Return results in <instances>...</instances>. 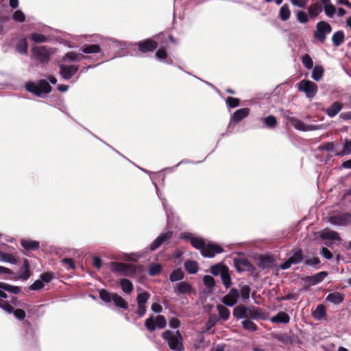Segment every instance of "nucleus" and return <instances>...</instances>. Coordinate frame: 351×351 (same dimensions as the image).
Here are the masks:
<instances>
[{"label": "nucleus", "instance_id": "obj_14", "mask_svg": "<svg viewBox=\"0 0 351 351\" xmlns=\"http://www.w3.org/2000/svg\"><path fill=\"white\" fill-rule=\"evenodd\" d=\"M291 125L298 130L306 132L313 131L319 129V126L316 125H306L302 121L298 119L295 117L289 119Z\"/></svg>", "mask_w": 351, "mask_h": 351}, {"label": "nucleus", "instance_id": "obj_21", "mask_svg": "<svg viewBox=\"0 0 351 351\" xmlns=\"http://www.w3.org/2000/svg\"><path fill=\"white\" fill-rule=\"evenodd\" d=\"M270 321L276 324H288L290 322V317L287 313L280 311L271 317Z\"/></svg>", "mask_w": 351, "mask_h": 351}, {"label": "nucleus", "instance_id": "obj_44", "mask_svg": "<svg viewBox=\"0 0 351 351\" xmlns=\"http://www.w3.org/2000/svg\"><path fill=\"white\" fill-rule=\"evenodd\" d=\"M295 16L297 21L302 24L307 23L310 19L308 14L306 13L303 10L297 11Z\"/></svg>", "mask_w": 351, "mask_h": 351}, {"label": "nucleus", "instance_id": "obj_61", "mask_svg": "<svg viewBox=\"0 0 351 351\" xmlns=\"http://www.w3.org/2000/svg\"><path fill=\"white\" fill-rule=\"evenodd\" d=\"M40 278L44 283H49L53 278V274L50 272H45L40 274Z\"/></svg>", "mask_w": 351, "mask_h": 351}, {"label": "nucleus", "instance_id": "obj_58", "mask_svg": "<svg viewBox=\"0 0 351 351\" xmlns=\"http://www.w3.org/2000/svg\"><path fill=\"white\" fill-rule=\"evenodd\" d=\"M112 42L113 43L115 47H118L120 49H125L130 45V44L126 42H122L115 39H112Z\"/></svg>", "mask_w": 351, "mask_h": 351}, {"label": "nucleus", "instance_id": "obj_16", "mask_svg": "<svg viewBox=\"0 0 351 351\" xmlns=\"http://www.w3.org/2000/svg\"><path fill=\"white\" fill-rule=\"evenodd\" d=\"M249 315L254 316L256 315L257 313L254 310H252L244 306H237L233 310V315L238 319L247 317Z\"/></svg>", "mask_w": 351, "mask_h": 351}, {"label": "nucleus", "instance_id": "obj_56", "mask_svg": "<svg viewBox=\"0 0 351 351\" xmlns=\"http://www.w3.org/2000/svg\"><path fill=\"white\" fill-rule=\"evenodd\" d=\"M327 275V273L325 271H322L313 276L311 277L312 283L313 285L317 284L320 282L324 276Z\"/></svg>", "mask_w": 351, "mask_h": 351}, {"label": "nucleus", "instance_id": "obj_33", "mask_svg": "<svg viewBox=\"0 0 351 351\" xmlns=\"http://www.w3.org/2000/svg\"><path fill=\"white\" fill-rule=\"evenodd\" d=\"M120 285L122 291L127 294L130 293L133 290V285L132 282L128 279H121Z\"/></svg>", "mask_w": 351, "mask_h": 351}, {"label": "nucleus", "instance_id": "obj_3", "mask_svg": "<svg viewBox=\"0 0 351 351\" xmlns=\"http://www.w3.org/2000/svg\"><path fill=\"white\" fill-rule=\"evenodd\" d=\"M25 88L27 91L40 97L49 94L52 90L51 86L46 80H40L36 83L32 81L28 82L25 84Z\"/></svg>", "mask_w": 351, "mask_h": 351}, {"label": "nucleus", "instance_id": "obj_48", "mask_svg": "<svg viewBox=\"0 0 351 351\" xmlns=\"http://www.w3.org/2000/svg\"><path fill=\"white\" fill-rule=\"evenodd\" d=\"M251 289L248 285H243L241 287V296L243 302H246L250 298Z\"/></svg>", "mask_w": 351, "mask_h": 351}, {"label": "nucleus", "instance_id": "obj_8", "mask_svg": "<svg viewBox=\"0 0 351 351\" xmlns=\"http://www.w3.org/2000/svg\"><path fill=\"white\" fill-rule=\"evenodd\" d=\"M34 58L42 63H47L50 60V49L47 46L34 47L32 49Z\"/></svg>", "mask_w": 351, "mask_h": 351}, {"label": "nucleus", "instance_id": "obj_9", "mask_svg": "<svg viewBox=\"0 0 351 351\" xmlns=\"http://www.w3.org/2000/svg\"><path fill=\"white\" fill-rule=\"evenodd\" d=\"M328 221L334 226H346L351 223V214L343 213L330 217Z\"/></svg>", "mask_w": 351, "mask_h": 351}, {"label": "nucleus", "instance_id": "obj_45", "mask_svg": "<svg viewBox=\"0 0 351 351\" xmlns=\"http://www.w3.org/2000/svg\"><path fill=\"white\" fill-rule=\"evenodd\" d=\"M220 277L224 287L226 289L229 288L232 284L229 269H228V270L224 271L223 273L221 274Z\"/></svg>", "mask_w": 351, "mask_h": 351}, {"label": "nucleus", "instance_id": "obj_7", "mask_svg": "<svg viewBox=\"0 0 351 351\" xmlns=\"http://www.w3.org/2000/svg\"><path fill=\"white\" fill-rule=\"evenodd\" d=\"M298 89L304 92L306 97L312 99L316 95L318 91V86L315 83L310 80H303L298 83Z\"/></svg>", "mask_w": 351, "mask_h": 351}, {"label": "nucleus", "instance_id": "obj_35", "mask_svg": "<svg viewBox=\"0 0 351 351\" xmlns=\"http://www.w3.org/2000/svg\"><path fill=\"white\" fill-rule=\"evenodd\" d=\"M291 16V11L287 4H284L279 10V18L283 21H287Z\"/></svg>", "mask_w": 351, "mask_h": 351}, {"label": "nucleus", "instance_id": "obj_24", "mask_svg": "<svg viewBox=\"0 0 351 351\" xmlns=\"http://www.w3.org/2000/svg\"><path fill=\"white\" fill-rule=\"evenodd\" d=\"M343 105L339 102L335 101L332 104V105L328 107L326 110V114L330 117L332 118L335 117L342 109Z\"/></svg>", "mask_w": 351, "mask_h": 351}, {"label": "nucleus", "instance_id": "obj_36", "mask_svg": "<svg viewBox=\"0 0 351 351\" xmlns=\"http://www.w3.org/2000/svg\"><path fill=\"white\" fill-rule=\"evenodd\" d=\"M112 301L114 305L119 308L123 309H128V304L127 302L122 297H121L117 293H114Z\"/></svg>", "mask_w": 351, "mask_h": 351}, {"label": "nucleus", "instance_id": "obj_2", "mask_svg": "<svg viewBox=\"0 0 351 351\" xmlns=\"http://www.w3.org/2000/svg\"><path fill=\"white\" fill-rule=\"evenodd\" d=\"M162 339L167 343L169 348L174 351H183L182 337L179 330L175 332L167 330L162 334Z\"/></svg>", "mask_w": 351, "mask_h": 351}, {"label": "nucleus", "instance_id": "obj_26", "mask_svg": "<svg viewBox=\"0 0 351 351\" xmlns=\"http://www.w3.org/2000/svg\"><path fill=\"white\" fill-rule=\"evenodd\" d=\"M312 315L313 318L318 321L326 319L327 314L325 306L323 304H319Z\"/></svg>", "mask_w": 351, "mask_h": 351}, {"label": "nucleus", "instance_id": "obj_37", "mask_svg": "<svg viewBox=\"0 0 351 351\" xmlns=\"http://www.w3.org/2000/svg\"><path fill=\"white\" fill-rule=\"evenodd\" d=\"M322 238L324 239H328L332 241H341V238L337 232L333 230H328L322 234Z\"/></svg>", "mask_w": 351, "mask_h": 351}, {"label": "nucleus", "instance_id": "obj_30", "mask_svg": "<svg viewBox=\"0 0 351 351\" xmlns=\"http://www.w3.org/2000/svg\"><path fill=\"white\" fill-rule=\"evenodd\" d=\"M31 276V272L29 270V265L28 261L25 260L24 261V264L21 269L19 278L23 280H27Z\"/></svg>", "mask_w": 351, "mask_h": 351}, {"label": "nucleus", "instance_id": "obj_12", "mask_svg": "<svg viewBox=\"0 0 351 351\" xmlns=\"http://www.w3.org/2000/svg\"><path fill=\"white\" fill-rule=\"evenodd\" d=\"M303 260L302 252L301 250H295L292 252V255L287 259V261L280 265L281 269H287L291 265L298 264Z\"/></svg>", "mask_w": 351, "mask_h": 351}, {"label": "nucleus", "instance_id": "obj_63", "mask_svg": "<svg viewBox=\"0 0 351 351\" xmlns=\"http://www.w3.org/2000/svg\"><path fill=\"white\" fill-rule=\"evenodd\" d=\"M169 326L173 329L178 328L180 326V322L176 317H171L169 321Z\"/></svg>", "mask_w": 351, "mask_h": 351}, {"label": "nucleus", "instance_id": "obj_28", "mask_svg": "<svg viewBox=\"0 0 351 351\" xmlns=\"http://www.w3.org/2000/svg\"><path fill=\"white\" fill-rule=\"evenodd\" d=\"M80 51L86 54L97 53L101 51V48L99 45L96 44L86 45L80 48Z\"/></svg>", "mask_w": 351, "mask_h": 351}, {"label": "nucleus", "instance_id": "obj_5", "mask_svg": "<svg viewBox=\"0 0 351 351\" xmlns=\"http://www.w3.org/2000/svg\"><path fill=\"white\" fill-rule=\"evenodd\" d=\"M145 326L149 331H154L156 328L162 329L167 326L166 319L163 315H157L154 317L153 315L146 319Z\"/></svg>", "mask_w": 351, "mask_h": 351}, {"label": "nucleus", "instance_id": "obj_18", "mask_svg": "<svg viewBox=\"0 0 351 351\" xmlns=\"http://www.w3.org/2000/svg\"><path fill=\"white\" fill-rule=\"evenodd\" d=\"M173 290L176 295L189 294L192 291V287L189 282L181 281L173 286Z\"/></svg>", "mask_w": 351, "mask_h": 351}, {"label": "nucleus", "instance_id": "obj_4", "mask_svg": "<svg viewBox=\"0 0 351 351\" xmlns=\"http://www.w3.org/2000/svg\"><path fill=\"white\" fill-rule=\"evenodd\" d=\"M112 271L120 275L132 277L136 272V267L132 264L112 262L111 263Z\"/></svg>", "mask_w": 351, "mask_h": 351}, {"label": "nucleus", "instance_id": "obj_11", "mask_svg": "<svg viewBox=\"0 0 351 351\" xmlns=\"http://www.w3.org/2000/svg\"><path fill=\"white\" fill-rule=\"evenodd\" d=\"M79 69L77 65H66L60 64L59 65V73L62 78L65 80L71 79Z\"/></svg>", "mask_w": 351, "mask_h": 351}, {"label": "nucleus", "instance_id": "obj_47", "mask_svg": "<svg viewBox=\"0 0 351 351\" xmlns=\"http://www.w3.org/2000/svg\"><path fill=\"white\" fill-rule=\"evenodd\" d=\"M242 326L244 329L250 331H256L258 329L257 326L250 319H245L242 322Z\"/></svg>", "mask_w": 351, "mask_h": 351}, {"label": "nucleus", "instance_id": "obj_43", "mask_svg": "<svg viewBox=\"0 0 351 351\" xmlns=\"http://www.w3.org/2000/svg\"><path fill=\"white\" fill-rule=\"evenodd\" d=\"M114 295V293H110L105 289H101L99 291L100 299L106 304L110 303L112 301Z\"/></svg>", "mask_w": 351, "mask_h": 351}, {"label": "nucleus", "instance_id": "obj_15", "mask_svg": "<svg viewBox=\"0 0 351 351\" xmlns=\"http://www.w3.org/2000/svg\"><path fill=\"white\" fill-rule=\"evenodd\" d=\"M239 298V291L235 288H232L230 290L228 293L222 298L221 301L226 306H233L237 303Z\"/></svg>", "mask_w": 351, "mask_h": 351}, {"label": "nucleus", "instance_id": "obj_25", "mask_svg": "<svg viewBox=\"0 0 351 351\" xmlns=\"http://www.w3.org/2000/svg\"><path fill=\"white\" fill-rule=\"evenodd\" d=\"M343 299L344 295L339 292H334L329 293L326 298V300L328 302L335 305L339 304L341 302H343Z\"/></svg>", "mask_w": 351, "mask_h": 351}, {"label": "nucleus", "instance_id": "obj_40", "mask_svg": "<svg viewBox=\"0 0 351 351\" xmlns=\"http://www.w3.org/2000/svg\"><path fill=\"white\" fill-rule=\"evenodd\" d=\"M228 267L219 263L210 267V272L215 276H221L224 271L228 270Z\"/></svg>", "mask_w": 351, "mask_h": 351}, {"label": "nucleus", "instance_id": "obj_27", "mask_svg": "<svg viewBox=\"0 0 351 351\" xmlns=\"http://www.w3.org/2000/svg\"><path fill=\"white\" fill-rule=\"evenodd\" d=\"M86 57L84 56L83 54H81V53H77L75 52H73V51H71V52H68L66 53L64 58H63V60L64 61H70V62H80L81 61L82 59H84L86 58Z\"/></svg>", "mask_w": 351, "mask_h": 351}, {"label": "nucleus", "instance_id": "obj_62", "mask_svg": "<svg viewBox=\"0 0 351 351\" xmlns=\"http://www.w3.org/2000/svg\"><path fill=\"white\" fill-rule=\"evenodd\" d=\"M167 56V52L165 49H159L156 53V57L160 61L165 60Z\"/></svg>", "mask_w": 351, "mask_h": 351}, {"label": "nucleus", "instance_id": "obj_38", "mask_svg": "<svg viewBox=\"0 0 351 351\" xmlns=\"http://www.w3.org/2000/svg\"><path fill=\"white\" fill-rule=\"evenodd\" d=\"M324 72V69L322 66L316 65L313 69L311 77L318 82L322 78Z\"/></svg>", "mask_w": 351, "mask_h": 351}, {"label": "nucleus", "instance_id": "obj_39", "mask_svg": "<svg viewBox=\"0 0 351 351\" xmlns=\"http://www.w3.org/2000/svg\"><path fill=\"white\" fill-rule=\"evenodd\" d=\"M184 267L187 272L191 274H196L198 271V265L193 261H186L184 263Z\"/></svg>", "mask_w": 351, "mask_h": 351}, {"label": "nucleus", "instance_id": "obj_10", "mask_svg": "<svg viewBox=\"0 0 351 351\" xmlns=\"http://www.w3.org/2000/svg\"><path fill=\"white\" fill-rule=\"evenodd\" d=\"M150 295L147 292H143L138 294L136 298L137 301V310L136 313L139 317H142L146 313L147 307L146 303L149 299Z\"/></svg>", "mask_w": 351, "mask_h": 351}, {"label": "nucleus", "instance_id": "obj_52", "mask_svg": "<svg viewBox=\"0 0 351 351\" xmlns=\"http://www.w3.org/2000/svg\"><path fill=\"white\" fill-rule=\"evenodd\" d=\"M12 19L16 22L22 23L25 21V16L21 10H18L14 12Z\"/></svg>", "mask_w": 351, "mask_h": 351}, {"label": "nucleus", "instance_id": "obj_34", "mask_svg": "<svg viewBox=\"0 0 351 351\" xmlns=\"http://www.w3.org/2000/svg\"><path fill=\"white\" fill-rule=\"evenodd\" d=\"M235 265L239 271H241L243 270L250 271L252 267V264L246 259L239 260L235 263Z\"/></svg>", "mask_w": 351, "mask_h": 351}, {"label": "nucleus", "instance_id": "obj_59", "mask_svg": "<svg viewBox=\"0 0 351 351\" xmlns=\"http://www.w3.org/2000/svg\"><path fill=\"white\" fill-rule=\"evenodd\" d=\"M226 103L230 108H235L239 105V99L229 97L226 99Z\"/></svg>", "mask_w": 351, "mask_h": 351}, {"label": "nucleus", "instance_id": "obj_57", "mask_svg": "<svg viewBox=\"0 0 351 351\" xmlns=\"http://www.w3.org/2000/svg\"><path fill=\"white\" fill-rule=\"evenodd\" d=\"M44 282L40 279H38L29 286V289L37 291L41 289L43 287H44Z\"/></svg>", "mask_w": 351, "mask_h": 351}, {"label": "nucleus", "instance_id": "obj_20", "mask_svg": "<svg viewBox=\"0 0 351 351\" xmlns=\"http://www.w3.org/2000/svg\"><path fill=\"white\" fill-rule=\"evenodd\" d=\"M307 10L310 19H314L317 17L320 13H322L323 8L320 3H314L308 7Z\"/></svg>", "mask_w": 351, "mask_h": 351}, {"label": "nucleus", "instance_id": "obj_22", "mask_svg": "<svg viewBox=\"0 0 351 351\" xmlns=\"http://www.w3.org/2000/svg\"><path fill=\"white\" fill-rule=\"evenodd\" d=\"M250 114V109L247 108H241L236 110L231 117V121L234 123L241 121Z\"/></svg>", "mask_w": 351, "mask_h": 351}, {"label": "nucleus", "instance_id": "obj_29", "mask_svg": "<svg viewBox=\"0 0 351 351\" xmlns=\"http://www.w3.org/2000/svg\"><path fill=\"white\" fill-rule=\"evenodd\" d=\"M184 278V274L180 268L172 271L169 275V280L172 282L182 280Z\"/></svg>", "mask_w": 351, "mask_h": 351}, {"label": "nucleus", "instance_id": "obj_32", "mask_svg": "<svg viewBox=\"0 0 351 351\" xmlns=\"http://www.w3.org/2000/svg\"><path fill=\"white\" fill-rule=\"evenodd\" d=\"M344 33L343 31L335 32L332 37V42L335 47H339L344 40Z\"/></svg>", "mask_w": 351, "mask_h": 351}, {"label": "nucleus", "instance_id": "obj_6", "mask_svg": "<svg viewBox=\"0 0 351 351\" xmlns=\"http://www.w3.org/2000/svg\"><path fill=\"white\" fill-rule=\"evenodd\" d=\"M332 31L331 25L324 21H319L316 24V30L313 33V36L315 40L324 43L326 40V36Z\"/></svg>", "mask_w": 351, "mask_h": 351}, {"label": "nucleus", "instance_id": "obj_51", "mask_svg": "<svg viewBox=\"0 0 351 351\" xmlns=\"http://www.w3.org/2000/svg\"><path fill=\"white\" fill-rule=\"evenodd\" d=\"M302 62L305 68L311 69L313 68V62L311 56L308 54H305L302 58Z\"/></svg>", "mask_w": 351, "mask_h": 351}, {"label": "nucleus", "instance_id": "obj_41", "mask_svg": "<svg viewBox=\"0 0 351 351\" xmlns=\"http://www.w3.org/2000/svg\"><path fill=\"white\" fill-rule=\"evenodd\" d=\"M217 308L219 311V315L220 317L223 320L226 321L229 319L230 312V310L227 307H226L223 305L219 304L217 306Z\"/></svg>", "mask_w": 351, "mask_h": 351}, {"label": "nucleus", "instance_id": "obj_49", "mask_svg": "<svg viewBox=\"0 0 351 351\" xmlns=\"http://www.w3.org/2000/svg\"><path fill=\"white\" fill-rule=\"evenodd\" d=\"M262 121L269 128H274L277 123L276 119L272 115L263 118Z\"/></svg>", "mask_w": 351, "mask_h": 351}, {"label": "nucleus", "instance_id": "obj_23", "mask_svg": "<svg viewBox=\"0 0 351 351\" xmlns=\"http://www.w3.org/2000/svg\"><path fill=\"white\" fill-rule=\"evenodd\" d=\"M21 244L22 247L27 251L36 250L40 247V243L38 241L29 239H21Z\"/></svg>", "mask_w": 351, "mask_h": 351}, {"label": "nucleus", "instance_id": "obj_55", "mask_svg": "<svg viewBox=\"0 0 351 351\" xmlns=\"http://www.w3.org/2000/svg\"><path fill=\"white\" fill-rule=\"evenodd\" d=\"M324 9L326 15L330 18L334 16L336 11L335 7L332 3L325 6Z\"/></svg>", "mask_w": 351, "mask_h": 351}, {"label": "nucleus", "instance_id": "obj_60", "mask_svg": "<svg viewBox=\"0 0 351 351\" xmlns=\"http://www.w3.org/2000/svg\"><path fill=\"white\" fill-rule=\"evenodd\" d=\"M13 313L15 318H16L19 320H23L26 315L25 312L20 308L14 310Z\"/></svg>", "mask_w": 351, "mask_h": 351}, {"label": "nucleus", "instance_id": "obj_19", "mask_svg": "<svg viewBox=\"0 0 351 351\" xmlns=\"http://www.w3.org/2000/svg\"><path fill=\"white\" fill-rule=\"evenodd\" d=\"M138 46L139 50L141 52L145 53L147 51H154L157 48L158 44L151 39H147L144 41L138 43Z\"/></svg>", "mask_w": 351, "mask_h": 351}, {"label": "nucleus", "instance_id": "obj_54", "mask_svg": "<svg viewBox=\"0 0 351 351\" xmlns=\"http://www.w3.org/2000/svg\"><path fill=\"white\" fill-rule=\"evenodd\" d=\"M304 264L306 265H311V266H313L316 268H319V264H320V260L318 257H313L312 258L306 260L304 262Z\"/></svg>", "mask_w": 351, "mask_h": 351}, {"label": "nucleus", "instance_id": "obj_13", "mask_svg": "<svg viewBox=\"0 0 351 351\" xmlns=\"http://www.w3.org/2000/svg\"><path fill=\"white\" fill-rule=\"evenodd\" d=\"M17 295L21 292V288L17 286H13L6 282H0V298H8V294Z\"/></svg>", "mask_w": 351, "mask_h": 351}, {"label": "nucleus", "instance_id": "obj_64", "mask_svg": "<svg viewBox=\"0 0 351 351\" xmlns=\"http://www.w3.org/2000/svg\"><path fill=\"white\" fill-rule=\"evenodd\" d=\"M0 307L6 312L10 313L14 311V308L7 301L3 300Z\"/></svg>", "mask_w": 351, "mask_h": 351}, {"label": "nucleus", "instance_id": "obj_53", "mask_svg": "<svg viewBox=\"0 0 351 351\" xmlns=\"http://www.w3.org/2000/svg\"><path fill=\"white\" fill-rule=\"evenodd\" d=\"M203 282L204 285L208 288H212L215 286V279L208 275L204 276Z\"/></svg>", "mask_w": 351, "mask_h": 351}, {"label": "nucleus", "instance_id": "obj_50", "mask_svg": "<svg viewBox=\"0 0 351 351\" xmlns=\"http://www.w3.org/2000/svg\"><path fill=\"white\" fill-rule=\"evenodd\" d=\"M162 270L161 265L154 263L149 266L148 273L150 276H154L158 274Z\"/></svg>", "mask_w": 351, "mask_h": 351}, {"label": "nucleus", "instance_id": "obj_17", "mask_svg": "<svg viewBox=\"0 0 351 351\" xmlns=\"http://www.w3.org/2000/svg\"><path fill=\"white\" fill-rule=\"evenodd\" d=\"M172 232L168 231L160 234L149 245V250L154 251L158 248L163 243L169 241L172 237Z\"/></svg>", "mask_w": 351, "mask_h": 351}, {"label": "nucleus", "instance_id": "obj_31", "mask_svg": "<svg viewBox=\"0 0 351 351\" xmlns=\"http://www.w3.org/2000/svg\"><path fill=\"white\" fill-rule=\"evenodd\" d=\"M16 50L21 54L27 55L28 44L26 39H21L16 45Z\"/></svg>", "mask_w": 351, "mask_h": 351}, {"label": "nucleus", "instance_id": "obj_42", "mask_svg": "<svg viewBox=\"0 0 351 351\" xmlns=\"http://www.w3.org/2000/svg\"><path fill=\"white\" fill-rule=\"evenodd\" d=\"M0 261L16 264V258L11 254L0 252Z\"/></svg>", "mask_w": 351, "mask_h": 351}, {"label": "nucleus", "instance_id": "obj_1", "mask_svg": "<svg viewBox=\"0 0 351 351\" xmlns=\"http://www.w3.org/2000/svg\"><path fill=\"white\" fill-rule=\"evenodd\" d=\"M191 245L200 250L201 254L204 257L213 258L216 254L221 253L223 248L217 245L210 243L206 245L204 241L200 238L193 237L191 239Z\"/></svg>", "mask_w": 351, "mask_h": 351}, {"label": "nucleus", "instance_id": "obj_46", "mask_svg": "<svg viewBox=\"0 0 351 351\" xmlns=\"http://www.w3.org/2000/svg\"><path fill=\"white\" fill-rule=\"evenodd\" d=\"M30 39L36 43H45L47 40V38L44 34L39 33L32 34Z\"/></svg>", "mask_w": 351, "mask_h": 351}]
</instances>
